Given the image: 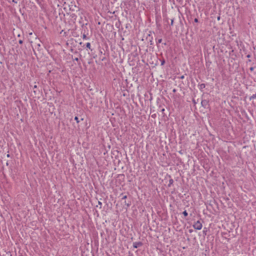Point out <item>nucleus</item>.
I'll list each match as a JSON object with an SVG mask.
<instances>
[{"label":"nucleus","mask_w":256,"mask_h":256,"mask_svg":"<svg viewBox=\"0 0 256 256\" xmlns=\"http://www.w3.org/2000/svg\"><path fill=\"white\" fill-rule=\"evenodd\" d=\"M69 10L72 12H78L80 10V8L77 6L74 3L71 2V4L68 6Z\"/></svg>","instance_id":"nucleus-1"},{"label":"nucleus","mask_w":256,"mask_h":256,"mask_svg":"<svg viewBox=\"0 0 256 256\" xmlns=\"http://www.w3.org/2000/svg\"><path fill=\"white\" fill-rule=\"evenodd\" d=\"M202 223L200 222V220H198L197 222H194V224L193 225V227L196 229V230H200L202 229Z\"/></svg>","instance_id":"nucleus-2"},{"label":"nucleus","mask_w":256,"mask_h":256,"mask_svg":"<svg viewBox=\"0 0 256 256\" xmlns=\"http://www.w3.org/2000/svg\"><path fill=\"white\" fill-rule=\"evenodd\" d=\"M143 245V244L141 242H133V247L135 248H138Z\"/></svg>","instance_id":"nucleus-3"},{"label":"nucleus","mask_w":256,"mask_h":256,"mask_svg":"<svg viewBox=\"0 0 256 256\" xmlns=\"http://www.w3.org/2000/svg\"><path fill=\"white\" fill-rule=\"evenodd\" d=\"M152 32H150V34H148L146 39L148 40L149 42L150 43V44L152 45L153 44V37L151 35Z\"/></svg>","instance_id":"nucleus-4"},{"label":"nucleus","mask_w":256,"mask_h":256,"mask_svg":"<svg viewBox=\"0 0 256 256\" xmlns=\"http://www.w3.org/2000/svg\"><path fill=\"white\" fill-rule=\"evenodd\" d=\"M201 104L203 107L206 108L208 106V101L206 100H202L201 102Z\"/></svg>","instance_id":"nucleus-5"},{"label":"nucleus","mask_w":256,"mask_h":256,"mask_svg":"<svg viewBox=\"0 0 256 256\" xmlns=\"http://www.w3.org/2000/svg\"><path fill=\"white\" fill-rule=\"evenodd\" d=\"M173 183H174V180H172V178H170L169 180V182H168V187H170L173 184Z\"/></svg>","instance_id":"nucleus-6"},{"label":"nucleus","mask_w":256,"mask_h":256,"mask_svg":"<svg viewBox=\"0 0 256 256\" xmlns=\"http://www.w3.org/2000/svg\"><path fill=\"white\" fill-rule=\"evenodd\" d=\"M200 90H202L203 88H204L206 86V85L204 84H201L198 86Z\"/></svg>","instance_id":"nucleus-7"},{"label":"nucleus","mask_w":256,"mask_h":256,"mask_svg":"<svg viewBox=\"0 0 256 256\" xmlns=\"http://www.w3.org/2000/svg\"><path fill=\"white\" fill-rule=\"evenodd\" d=\"M86 48H89L90 50L91 51L92 50V49L90 48V42H87L86 44Z\"/></svg>","instance_id":"nucleus-8"},{"label":"nucleus","mask_w":256,"mask_h":256,"mask_svg":"<svg viewBox=\"0 0 256 256\" xmlns=\"http://www.w3.org/2000/svg\"><path fill=\"white\" fill-rule=\"evenodd\" d=\"M70 17L74 18V20H76L77 16L75 14L72 13L70 14Z\"/></svg>","instance_id":"nucleus-9"},{"label":"nucleus","mask_w":256,"mask_h":256,"mask_svg":"<svg viewBox=\"0 0 256 256\" xmlns=\"http://www.w3.org/2000/svg\"><path fill=\"white\" fill-rule=\"evenodd\" d=\"M256 98V93L255 94H252V96H250V100H252V99H254Z\"/></svg>","instance_id":"nucleus-10"},{"label":"nucleus","mask_w":256,"mask_h":256,"mask_svg":"<svg viewBox=\"0 0 256 256\" xmlns=\"http://www.w3.org/2000/svg\"><path fill=\"white\" fill-rule=\"evenodd\" d=\"M82 38L83 39H84V40H88L89 38H88L86 36V34H84L82 36Z\"/></svg>","instance_id":"nucleus-11"},{"label":"nucleus","mask_w":256,"mask_h":256,"mask_svg":"<svg viewBox=\"0 0 256 256\" xmlns=\"http://www.w3.org/2000/svg\"><path fill=\"white\" fill-rule=\"evenodd\" d=\"M182 214L184 215L185 217L187 216H188V213L187 212L186 210H184Z\"/></svg>","instance_id":"nucleus-12"},{"label":"nucleus","mask_w":256,"mask_h":256,"mask_svg":"<svg viewBox=\"0 0 256 256\" xmlns=\"http://www.w3.org/2000/svg\"><path fill=\"white\" fill-rule=\"evenodd\" d=\"M74 120L78 124L80 122L79 119H78V117L77 116L74 117Z\"/></svg>","instance_id":"nucleus-13"},{"label":"nucleus","mask_w":256,"mask_h":256,"mask_svg":"<svg viewBox=\"0 0 256 256\" xmlns=\"http://www.w3.org/2000/svg\"><path fill=\"white\" fill-rule=\"evenodd\" d=\"M206 232H207V230H206V228H204V230H203V233L205 235L206 234Z\"/></svg>","instance_id":"nucleus-14"},{"label":"nucleus","mask_w":256,"mask_h":256,"mask_svg":"<svg viewBox=\"0 0 256 256\" xmlns=\"http://www.w3.org/2000/svg\"><path fill=\"white\" fill-rule=\"evenodd\" d=\"M162 42V38H160V39H158V40H156V44H160Z\"/></svg>","instance_id":"nucleus-15"},{"label":"nucleus","mask_w":256,"mask_h":256,"mask_svg":"<svg viewBox=\"0 0 256 256\" xmlns=\"http://www.w3.org/2000/svg\"><path fill=\"white\" fill-rule=\"evenodd\" d=\"M165 64V60L163 59L161 60V66H163Z\"/></svg>","instance_id":"nucleus-16"},{"label":"nucleus","mask_w":256,"mask_h":256,"mask_svg":"<svg viewBox=\"0 0 256 256\" xmlns=\"http://www.w3.org/2000/svg\"><path fill=\"white\" fill-rule=\"evenodd\" d=\"M174 21V18H172L171 20V22H170V26H173Z\"/></svg>","instance_id":"nucleus-17"},{"label":"nucleus","mask_w":256,"mask_h":256,"mask_svg":"<svg viewBox=\"0 0 256 256\" xmlns=\"http://www.w3.org/2000/svg\"><path fill=\"white\" fill-rule=\"evenodd\" d=\"M124 203V204H125L126 205V206H128H128H130V203H126V201H125Z\"/></svg>","instance_id":"nucleus-18"},{"label":"nucleus","mask_w":256,"mask_h":256,"mask_svg":"<svg viewBox=\"0 0 256 256\" xmlns=\"http://www.w3.org/2000/svg\"><path fill=\"white\" fill-rule=\"evenodd\" d=\"M34 93L35 94H37L38 93L40 92V91L39 90L37 91L36 90H34Z\"/></svg>","instance_id":"nucleus-19"},{"label":"nucleus","mask_w":256,"mask_h":256,"mask_svg":"<svg viewBox=\"0 0 256 256\" xmlns=\"http://www.w3.org/2000/svg\"><path fill=\"white\" fill-rule=\"evenodd\" d=\"M98 205H100V208H102V202H100L98 201Z\"/></svg>","instance_id":"nucleus-20"},{"label":"nucleus","mask_w":256,"mask_h":256,"mask_svg":"<svg viewBox=\"0 0 256 256\" xmlns=\"http://www.w3.org/2000/svg\"><path fill=\"white\" fill-rule=\"evenodd\" d=\"M20 0H12V2L14 3L17 4Z\"/></svg>","instance_id":"nucleus-21"},{"label":"nucleus","mask_w":256,"mask_h":256,"mask_svg":"<svg viewBox=\"0 0 256 256\" xmlns=\"http://www.w3.org/2000/svg\"><path fill=\"white\" fill-rule=\"evenodd\" d=\"M18 43H19L20 44H22L23 43V40H18Z\"/></svg>","instance_id":"nucleus-22"},{"label":"nucleus","mask_w":256,"mask_h":256,"mask_svg":"<svg viewBox=\"0 0 256 256\" xmlns=\"http://www.w3.org/2000/svg\"><path fill=\"white\" fill-rule=\"evenodd\" d=\"M194 22H198V19L197 18H194Z\"/></svg>","instance_id":"nucleus-23"},{"label":"nucleus","mask_w":256,"mask_h":256,"mask_svg":"<svg viewBox=\"0 0 256 256\" xmlns=\"http://www.w3.org/2000/svg\"><path fill=\"white\" fill-rule=\"evenodd\" d=\"M127 198V196H123V197L122 198V200H125Z\"/></svg>","instance_id":"nucleus-24"},{"label":"nucleus","mask_w":256,"mask_h":256,"mask_svg":"<svg viewBox=\"0 0 256 256\" xmlns=\"http://www.w3.org/2000/svg\"><path fill=\"white\" fill-rule=\"evenodd\" d=\"M74 60H76V62H78L79 61V59L78 58H75Z\"/></svg>","instance_id":"nucleus-25"},{"label":"nucleus","mask_w":256,"mask_h":256,"mask_svg":"<svg viewBox=\"0 0 256 256\" xmlns=\"http://www.w3.org/2000/svg\"><path fill=\"white\" fill-rule=\"evenodd\" d=\"M254 68H253V67H251V68H250V71H252V72L254 70Z\"/></svg>","instance_id":"nucleus-26"},{"label":"nucleus","mask_w":256,"mask_h":256,"mask_svg":"<svg viewBox=\"0 0 256 256\" xmlns=\"http://www.w3.org/2000/svg\"><path fill=\"white\" fill-rule=\"evenodd\" d=\"M176 89H175V88H174V89L172 90V92H176Z\"/></svg>","instance_id":"nucleus-27"},{"label":"nucleus","mask_w":256,"mask_h":256,"mask_svg":"<svg viewBox=\"0 0 256 256\" xmlns=\"http://www.w3.org/2000/svg\"><path fill=\"white\" fill-rule=\"evenodd\" d=\"M250 56H251L250 54H248L246 56L247 58H250Z\"/></svg>","instance_id":"nucleus-28"},{"label":"nucleus","mask_w":256,"mask_h":256,"mask_svg":"<svg viewBox=\"0 0 256 256\" xmlns=\"http://www.w3.org/2000/svg\"><path fill=\"white\" fill-rule=\"evenodd\" d=\"M37 88V86L36 85H34V88Z\"/></svg>","instance_id":"nucleus-29"},{"label":"nucleus","mask_w":256,"mask_h":256,"mask_svg":"<svg viewBox=\"0 0 256 256\" xmlns=\"http://www.w3.org/2000/svg\"><path fill=\"white\" fill-rule=\"evenodd\" d=\"M37 46H38V47H40V44H38Z\"/></svg>","instance_id":"nucleus-30"},{"label":"nucleus","mask_w":256,"mask_h":256,"mask_svg":"<svg viewBox=\"0 0 256 256\" xmlns=\"http://www.w3.org/2000/svg\"><path fill=\"white\" fill-rule=\"evenodd\" d=\"M164 108H162V112H164Z\"/></svg>","instance_id":"nucleus-31"},{"label":"nucleus","mask_w":256,"mask_h":256,"mask_svg":"<svg viewBox=\"0 0 256 256\" xmlns=\"http://www.w3.org/2000/svg\"><path fill=\"white\" fill-rule=\"evenodd\" d=\"M192 232V230H190V232Z\"/></svg>","instance_id":"nucleus-32"},{"label":"nucleus","mask_w":256,"mask_h":256,"mask_svg":"<svg viewBox=\"0 0 256 256\" xmlns=\"http://www.w3.org/2000/svg\"><path fill=\"white\" fill-rule=\"evenodd\" d=\"M154 116H155V114H154V115H152V118H154Z\"/></svg>","instance_id":"nucleus-33"},{"label":"nucleus","mask_w":256,"mask_h":256,"mask_svg":"<svg viewBox=\"0 0 256 256\" xmlns=\"http://www.w3.org/2000/svg\"><path fill=\"white\" fill-rule=\"evenodd\" d=\"M7 157H10V154H7Z\"/></svg>","instance_id":"nucleus-34"},{"label":"nucleus","mask_w":256,"mask_h":256,"mask_svg":"<svg viewBox=\"0 0 256 256\" xmlns=\"http://www.w3.org/2000/svg\"><path fill=\"white\" fill-rule=\"evenodd\" d=\"M220 16L218 18V20H220Z\"/></svg>","instance_id":"nucleus-35"},{"label":"nucleus","mask_w":256,"mask_h":256,"mask_svg":"<svg viewBox=\"0 0 256 256\" xmlns=\"http://www.w3.org/2000/svg\"><path fill=\"white\" fill-rule=\"evenodd\" d=\"M184 76H182L181 77V78H184Z\"/></svg>","instance_id":"nucleus-36"}]
</instances>
